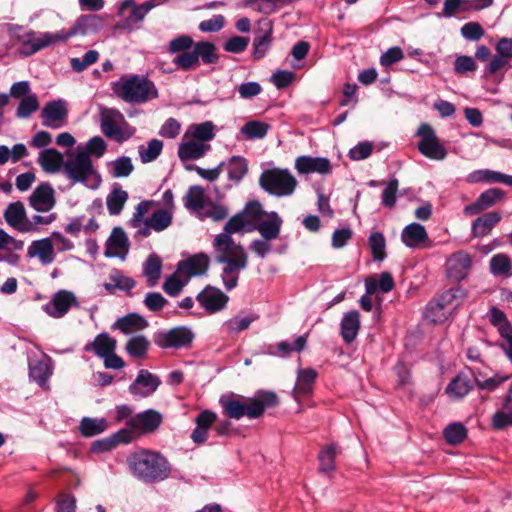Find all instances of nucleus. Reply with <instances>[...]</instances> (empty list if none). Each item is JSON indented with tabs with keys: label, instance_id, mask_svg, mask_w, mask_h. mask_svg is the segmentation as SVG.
<instances>
[{
	"label": "nucleus",
	"instance_id": "obj_1",
	"mask_svg": "<svg viewBox=\"0 0 512 512\" xmlns=\"http://www.w3.org/2000/svg\"><path fill=\"white\" fill-rule=\"evenodd\" d=\"M213 254L217 263L222 264L221 279L227 291L237 287L241 271L248 266V255L240 242L226 236L217 234L213 241Z\"/></svg>",
	"mask_w": 512,
	"mask_h": 512
},
{
	"label": "nucleus",
	"instance_id": "obj_2",
	"mask_svg": "<svg viewBox=\"0 0 512 512\" xmlns=\"http://www.w3.org/2000/svg\"><path fill=\"white\" fill-rule=\"evenodd\" d=\"M168 52L177 54L173 64L183 71L195 69L200 64H214L219 57L216 53V46L210 41H199L194 43L189 35H180L169 42Z\"/></svg>",
	"mask_w": 512,
	"mask_h": 512
},
{
	"label": "nucleus",
	"instance_id": "obj_3",
	"mask_svg": "<svg viewBox=\"0 0 512 512\" xmlns=\"http://www.w3.org/2000/svg\"><path fill=\"white\" fill-rule=\"evenodd\" d=\"M127 464L132 475L146 484L168 479L172 470L168 459L161 452L146 448L132 453Z\"/></svg>",
	"mask_w": 512,
	"mask_h": 512
},
{
	"label": "nucleus",
	"instance_id": "obj_4",
	"mask_svg": "<svg viewBox=\"0 0 512 512\" xmlns=\"http://www.w3.org/2000/svg\"><path fill=\"white\" fill-rule=\"evenodd\" d=\"M113 93L127 103L143 104L159 96L154 82L147 76L123 75L111 83Z\"/></svg>",
	"mask_w": 512,
	"mask_h": 512
},
{
	"label": "nucleus",
	"instance_id": "obj_5",
	"mask_svg": "<svg viewBox=\"0 0 512 512\" xmlns=\"http://www.w3.org/2000/svg\"><path fill=\"white\" fill-rule=\"evenodd\" d=\"M163 422L162 414L154 409H147L135 414L126 422V427L115 433V437L128 444L140 436L153 434Z\"/></svg>",
	"mask_w": 512,
	"mask_h": 512
},
{
	"label": "nucleus",
	"instance_id": "obj_6",
	"mask_svg": "<svg viewBox=\"0 0 512 512\" xmlns=\"http://www.w3.org/2000/svg\"><path fill=\"white\" fill-rule=\"evenodd\" d=\"M10 37L19 47V52L24 56H31L36 52L59 42L57 32L38 33L23 26L12 24L8 28Z\"/></svg>",
	"mask_w": 512,
	"mask_h": 512
},
{
	"label": "nucleus",
	"instance_id": "obj_7",
	"mask_svg": "<svg viewBox=\"0 0 512 512\" xmlns=\"http://www.w3.org/2000/svg\"><path fill=\"white\" fill-rule=\"evenodd\" d=\"M63 172L73 183H82L88 188L95 189L101 182L88 152H77L74 157L65 161Z\"/></svg>",
	"mask_w": 512,
	"mask_h": 512
},
{
	"label": "nucleus",
	"instance_id": "obj_8",
	"mask_svg": "<svg viewBox=\"0 0 512 512\" xmlns=\"http://www.w3.org/2000/svg\"><path fill=\"white\" fill-rule=\"evenodd\" d=\"M259 184L267 193L276 197H285L294 193L297 180L288 169L272 168L261 173Z\"/></svg>",
	"mask_w": 512,
	"mask_h": 512
},
{
	"label": "nucleus",
	"instance_id": "obj_9",
	"mask_svg": "<svg viewBox=\"0 0 512 512\" xmlns=\"http://www.w3.org/2000/svg\"><path fill=\"white\" fill-rule=\"evenodd\" d=\"M100 127L102 133L117 143H123L130 139L136 129L126 120L124 115L117 109H103L100 114Z\"/></svg>",
	"mask_w": 512,
	"mask_h": 512
},
{
	"label": "nucleus",
	"instance_id": "obj_10",
	"mask_svg": "<svg viewBox=\"0 0 512 512\" xmlns=\"http://www.w3.org/2000/svg\"><path fill=\"white\" fill-rule=\"evenodd\" d=\"M279 398L273 391H258L254 397H243V413L248 419H258L268 408L278 406Z\"/></svg>",
	"mask_w": 512,
	"mask_h": 512
},
{
	"label": "nucleus",
	"instance_id": "obj_11",
	"mask_svg": "<svg viewBox=\"0 0 512 512\" xmlns=\"http://www.w3.org/2000/svg\"><path fill=\"white\" fill-rule=\"evenodd\" d=\"M193 339V332L185 326H178L168 331H161L154 336L155 344L163 349L188 348L191 346Z\"/></svg>",
	"mask_w": 512,
	"mask_h": 512
},
{
	"label": "nucleus",
	"instance_id": "obj_12",
	"mask_svg": "<svg viewBox=\"0 0 512 512\" xmlns=\"http://www.w3.org/2000/svg\"><path fill=\"white\" fill-rule=\"evenodd\" d=\"M417 134L420 136L417 147L421 154L434 160H442L446 157L447 151L445 147L439 142L438 137L429 124H421Z\"/></svg>",
	"mask_w": 512,
	"mask_h": 512
},
{
	"label": "nucleus",
	"instance_id": "obj_13",
	"mask_svg": "<svg viewBox=\"0 0 512 512\" xmlns=\"http://www.w3.org/2000/svg\"><path fill=\"white\" fill-rule=\"evenodd\" d=\"M103 19L96 14H85L77 18L72 27L65 31L57 32L59 42H65L75 35H87L100 31L103 27Z\"/></svg>",
	"mask_w": 512,
	"mask_h": 512
},
{
	"label": "nucleus",
	"instance_id": "obj_14",
	"mask_svg": "<svg viewBox=\"0 0 512 512\" xmlns=\"http://www.w3.org/2000/svg\"><path fill=\"white\" fill-rule=\"evenodd\" d=\"M445 268L450 281L461 282L467 278L471 271L472 258L465 251H457L447 258Z\"/></svg>",
	"mask_w": 512,
	"mask_h": 512
},
{
	"label": "nucleus",
	"instance_id": "obj_15",
	"mask_svg": "<svg viewBox=\"0 0 512 512\" xmlns=\"http://www.w3.org/2000/svg\"><path fill=\"white\" fill-rule=\"evenodd\" d=\"M79 303L75 294L68 290L57 291L51 301L43 305V310L53 318L64 317L72 307H78Z\"/></svg>",
	"mask_w": 512,
	"mask_h": 512
},
{
	"label": "nucleus",
	"instance_id": "obj_16",
	"mask_svg": "<svg viewBox=\"0 0 512 512\" xmlns=\"http://www.w3.org/2000/svg\"><path fill=\"white\" fill-rule=\"evenodd\" d=\"M167 0H147L142 4H137L134 0H124L120 7V12L130 9V14L124 19V27L132 28L140 24L147 13L158 5L165 3Z\"/></svg>",
	"mask_w": 512,
	"mask_h": 512
},
{
	"label": "nucleus",
	"instance_id": "obj_17",
	"mask_svg": "<svg viewBox=\"0 0 512 512\" xmlns=\"http://www.w3.org/2000/svg\"><path fill=\"white\" fill-rule=\"evenodd\" d=\"M40 116L43 126L58 129L67 122V103L63 99L50 101L43 107Z\"/></svg>",
	"mask_w": 512,
	"mask_h": 512
},
{
	"label": "nucleus",
	"instance_id": "obj_18",
	"mask_svg": "<svg viewBox=\"0 0 512 512\" xmlns=\"http://www.w3.org/2000/svg\"><path fill=\"white\" fill-rule=\"evenodd\" d=\"M209 263L210 258L207 254H194L177 264V274L185 277L189 281L192 277L206 274Z\"/></svg>",
	"mask_w": 512,
	"mask_h": 512
},
{
	"label": "nucleus",
	"instance_id": "obj_19",
	"mask_svg": "<svg viewBox=\"0 0 512 512\" xmlns=\"http://www.w3.org/2000/svg\"><path fill=\"white\" fill-rule=\"evenodd\" d=\"M202 308L210 314L224 309L229 301V297L219 288L206 286L196 297Z\"/></svg>",
	"mask_w": 512,
	"mask_h": 512
},
{
	"label": "nucleus",
	"instance_id": "obj_20",
	"mask_svg": "<svg viewBox=\"0 0 512 512\" xmlns=\"http://www.w3.org/2000/svg\"><path fill=\"white\" fill-rule=\"evenodd\" d=\"M504 195V191L500 188H490L482 192L473 203L466 205L463 213L466 216L478 215L499 203L504 198Z\"/></svg>",
	"mask_w": 512,
	"mask_h": 512
},
{
	"label": "nucleus",
	"instance_id": "obj_21",
	"mask_svg": "<svg viewBox=\"0 0 512 512\" xmlns=\"http://www.w3.org/2000/svg\"><path fill=\"white\" fill-rule=\"evenodd\" d=\"M160 384L159 377L148 370L141 369L136 379L130 384L129 392L136 397L145 398L154 393Z\"/></svg>",
	"mask_w": 512,
	"mask_h": 512
},
{
	"label": "nucleus",
	"instance_id": "obj_22",
	"mask_svg": "<svg viewBox=\"0 0 512 512\" xmlns=\"http://www.w3.org/2000/svg\"><path fill=\"white\" fill-rule=\"evenodd\" d=\"M4 219L6 223L21 233L32 231L30 220L27 219L25 207L22 202L16 201L10 203L4 211Z\"/></svg>",
	"mask_w": 512,
	"mask_h": 512
},
{
	"label": "nucleus",
	"instance_id": "obj_23",
	"mask_svg": "<svg viewBox=\"0 0 512 512\" xmlns=\"http://www.w3.org/2000/svg\"><path fill=\"white\" fill-rule=\"evenodd\" d=\"M29 205L38 212H47L55 205L54 190L49 183H41L29 196Z\"/></svg>",
	"mask_w": 512,
	"mask_h": 512
},
{
	"label": "nucleus",
	"instance_id": "obj_24",
	"mask_svg": "<svg viewBox=\"0 0 512 512\" xmlns=\"http://www.w3.org/2000/svg\"><path fill=\"white\" fill-rule=\"evenodd\" d=\"M295 169L299 174L319 173L325 175L331 172V163L325 157L303 155L296 158Z\"/></svg>",
	"mask_w": 512,
	"mask_h": 512
},
{
	"label": "nucleus",
	"instance_id": "obj_25",
	"mask_svg": "<svg viewBox=\"0 0 512 512\" xmlns=\"http://www.w3.org/2000/svg\"><path fill=\"white\" fill-rule=\"evenodd\" d=\"M217 415L211 410L201 411L195 418L196 427L191 433L192 441L197 444H203L208 439L210 428L215 424Z\"/></svg>",
	"mask_w": 512,
	"mask_h": 512
},
{
	"label": "nucleus",
	"instance_id": "obj_26",
	"mask_svg": "<svg viewBox=\"0 0 512 512\" xmlns=\"http://www.w3.org/2000/svg\"><path fill=\"white\" fill-rule=\"evenodd\" d=\"M27 257H37L41 264L48 265L54 262V246L50 238H43L31 242L27 249Z\"/></svg>",
	"mask_w": 512,
	"mask_h": 512
},
{
	"label": "nucleus",
	"instance_id": "obj_27",
	"mask_svg": "<svg viewBox=\"0 0 512 512\" xmlns=\"http://www.w3.org/2000/svg\"><path fill=\"white\" fill-rule=\"evenodd\" d=\"M211 146L207 143H201L193 139H186L178 146V157L182 162L189 160H197L206 155L210 151Z\"/></svg>",
	"mask_w": 512,
	"mask_h": 512
},
{
	"label": "nucleus",
	"instance_id": "obj_28",
	"mask_svg": "<svg viewBox=\"0 0 512 512\" xmlns=\"http://www.w3.org/2000/svg\"><path fill=\"white\" fill-rule=\"evenodd\" d=\"M502 216L499 212L491 211L477 217L471 225L473 238H483L490 234L492 229L500 222Z\"/></svg>",
	"mask_w": 512,
	"mask_h": 512
},
{
	"label": "nucleus",
	"instance_id": "obj_29",
	"mask_svg": "<svg viewBox=\"0 0 512 512\" xmlns=\"http://www.w3.org/2000/svg\"><path fill=\"white\" fill-rule=\"evenodd\" d=\"M360 313L350 310L344 313L340 323V334L346 344L352 343L360 331Z\"/></svg>",
	"mask_w": 512,
	"mask_h": 512
},
{
	"label": "nucleus",
	"instance_id": "obj_30",
	"mask_svg": "<svg viewBox=\"0 0 512 512\" xmlns=\"http://www.w3.org/2000/svg\"><path fill=\"white\" fill-rule=\"evenodd\" d=\"M283 220L275 211L268 212L266 219L260 220L256 230L265 240H275L279 237Z\"/></svg>",
	"mask_w": 512,
	"mask_h": 512
},
{
	"label": "nucleus",
	"instance_id": "obj_31",
	"mask_svg": "<svg viewBox=\"0 0 512 512\" xmlns=\"http://www.w3.org/2000/svg\"><path fill=\"white\" fill-rule=\"evenodd\" d=\"M456 295L452 290H448L442 293L438 298L430 301L425 310V317L432 322H441L446 317V313H435V309L439 311L446 310V308L452 304Z\"/></svg>",
	"mask_w": 512,
	"mask_h": 512
},
{
	"label": "nucleus",
	"instance_id": "obj_32",
	"mask_svg": "<svg viewBox=\"0 0 512 512\" xmlns=\"http://www.w3.org/2000/svg\"><path fill=\"white\" fill-rule=\"evenodd\" d=\"M116 340L109 336L108 333H100L91 342L86 343L84 350L86 352H93L100 358H104L111 354L116 349Z\"/></svg>",
	"mask_w": 512,
	"mask_h": 512
},
{
	"label": "nucleus",
	"instance_id": "obj_33",
	"mask_svg": "<svg viewBox=\"0 0 512 512\" xmlns=\"http://www.w3.org/2000/svg\"><path fill=\"white\" fill-rule=\"evenodd\" d=\"M473 389L471 379L463 372H459L446 386L445 393L451 399H461Z\"/></svg>",
	"mask_w": 512,
	"mask_h": 512
},
{
	"label": "nucleus",
	"instance_id": "obj_34",
	"mask_svg": "<svg viewBox=\"0 0 512 512\" xmlns=\"http://www.w3.org/2000/svg\"><path fill=\"white\" fill-rule=\"evenodd\" d=\"M38 163L42 169L47 173L59 172L61 168L64 169V157L54 148L44 149L39 153Z\"/></svg>",
	"mask_w": 512,
	"mask_h": 512
},
{
	"label": "nucleus",
	"instance_id": "obj_35",
	"mask_svg": "<svg viewBox=\"0 0 512 512\" xmlns=\"http://www.w3.org/2000/svg\"><path fill=\"white\" fill-rule=\"evenodd\" d=\"M317 376L318 373L313 368L299 369L297 382L293 389L294 397L297 399L299 395L307 396L311 394Z\"/></svg>",
	"mask_w": 512,
	"mask_h": 512
},
{
	"label": "nucleus",
	"instance_id": "obj_36",
	"mask_svg": "<svg viewBox=\"0 0 512 512\" xmlns=\"http://www.w3.org/2000/svg\"><path fill=\"white\" fill-rule=\"evenodd\" d=\"M219 404L227 418L239 420L244 417L243 396L235 394L223 395L219 399Z\"/></svg>",
	"mask_w": 512,
	"mask_h": 512
},
{
	"label": "nucleus",
	"instance_id": "obj_37",
	"mask_svg": "<svg viewBox=\"0 0 512 512\" xmlns=\"http://www.w3.org/2000/svg\"><path fill=\"white\" fill-rule=\"evenodd\" d=\"M148 326L147 321L136 313H130L123 316L112 325L113 329L120 330L124 334H130L135 331L142 330Z\"/></svg>",
	"mask_w": 512,
	"mask_h": 512
},
{
	"label": "nucleus",
	"instance_id": "obj_38",
	"mask_svg": "<svg viewBox=\"0 0 512 512\" xmlns=\"http://www.w3.org/2000/svg\"><path fill=\"white\" fill-rule=\"evenodd\" d=\"M427 238L428 234L426 229L419 223H411L407 225L401 233L402 242L410 248L418 246L427 240Z\"/></svg>",
	"mask_w": 512,
	"mask_h": 512
},
{
	"label": "nucleus",
	"instance_id": "obj_39",
	"mask_svg": "<svg viewBox=\"0 0 512 512\" xmlns=\"http://www.w3.org/2000/svg\"><path fill=\"white\" fill-rule=\"evenodd\" d=\"M188 137L201 143H206L215 137V125L211 121L191 124L184 135V138Z\"/></svg>",
	"mask_w": 512,
	"mask_h": 512
},
{
	"label": "nucleus",
	"instance_id": "obj_40",
	"mask_svg": "<svg viewBox=\"0 0 512 512\" xmlns=\"http://www.w3.org/2000/svg\"><path fill=\"white\" fill-rule=\"evenodd\" d=\"M228 172V179L239 183L248 173V161L242 156H231L225 165Z\"/></svg>",
	"mask_w": 512,
	"mask_h": 512
},
{
	"label": "nucleus",
	"instance_id": "obj_41",
	"mask_svg": "<svg viewBox=\"0 0 512 512\" xmlns=\"http://www.w3.org/2000/svg\"><path fill=\"white\" fill-rule=\"evenodd\" d=\"M52 369L47 360H34L29 363V376L39 386L45 387Z\"/></svg>",
	"mask_w": 512,
	"mask_h": 512
},
{
	"label": "nucleus",
	"instance_id": "obj_42",
	"mask_svg": "<svg viewBox=\"0 0 512 512\" xmlns=\"http://www.w3.org/2000/svg\"><path fill=\"white\" fill-rule=\"evenodd\" d=\"M340 453L336 444H328L321 448L318 453L319 471L329 473L335 469V458Z\"/></svg>",
	"mask_w": 512,
	"mask_h": 512
},
{
	"label": "nucleus",
	"instance_id": "obj_43",
	"mask_svg": "<svg viewBox=\"0 0 512 512\" xmlns=\"http://www.w3.org/2000/svg\"><path fill=\"white\" fill-rule=\"evenodd\" d=\"M162 261L156 254L148 256L143 264V274L149 287H154L161 276Z\"/></svg>",
	"mask_w": 512,
	"mask_h": 512
},
{
	"label": "nucleus",
	"instance_id": "obj_44",
	"mask_svg": "<svg viewBox=\"0 0 512 512\" xmlns=\"http://www.w3.org/2000/svg\"><path fill=\"white\" fill-rule=\"evenodd\" d=\"M184 200H185V207L188 210L200 212L206 206L205 191L201 186H198V185L191 186L188 189Z\"/></svg>",
	"mask_w": 512,
	"mask_h": 512
},
{
	"label": "nucleus",
	"instance_id": "obj_45",
	"mask_svg": "<svg viewBox=\"0 0 512 512\" xmlns=\"http://www.w3.org/2000/svg\"><path fill=\"white\" fill-rule=\"evenodd\" d=\"M249 225L250 222L245 217V213L238 212L229 218L220 234H226V236L232 237L233 234L250 231L251 229L248 228Z\"/></svg>",
	"mask_w": 512,
	"mask_h": 512
},
{
	"label": "nucleus",
	"instance_id": "obj_46",
	"mask_svg": "<svg viewBox=\"0 0 512 512\" xmlns=\"http://www.w3.org/2000/svg\"><path fill=\"white\" fill-rule=\"evenodd\" d=\"M270 129V125L268 123L259 121V120H251L246 122L241 127V133L248 140L254 139H262L264 138Z\"/></svg>",
	"mask_w": 512,
	"mask_h": 512
},
{
	"label": "nucleus",
	"instance_id": "obj_47",
	"mask_svg": "<svg viewBox=\"0 0 512 512\" xmlns=\"http://www.w3.org/2000/svg\"><path fill=\"white\" fill-rule=\"evenodd\" d=\"M146 220L152 230L162 232L172 224L173 213L169 210L157 209Z\"/></svg>",
	"mask_w": 512,
	"mask_h": 512
},
{
	"label": "nucleus",
	"instance_id": "obj_48",
	"mask_svg": "<svg viewBox=\"0 0 512 512\" xmlns=\"http://www.w3.org/2000/svg\"><path fill=\"white\" fill-rule=\"evenodd\" d=\"M108 427L104 418L95 419L84 417L80 422V433L85 437H92L104 432Z\"/></svg>",
	"mask_w": 512,
	"mask_h": 512
},
{
	"label": "nucleus",
	"instance_id": "obj_49",
	"mask_svg": "<svg viewBox=\"0 0 512 512\" xmlns=\"http://www.w3.org/2000/svg\"><path fill=\"white\" fill-rule=\"evenodd\" d=\"M149 341L143 335L131 337L125 346L127 353L133 358H144L147 355Z\"/></svg>",
	"mask_w": 512,
	"mask_h": 512
},
{
	"label": "nucleus",
	"instance_id": "obj_50",
	"mask_svg": "<svg viewBox=\"0 0 512 512\" xmlns=\"http://www.w3.org/2000/svg\"><path fill=\"white\" fill-rule=\"evenodd\" d=\"M128 199V193L125 190L114 188L107 196L106 204L107 209L111 215H118L121 213L124 204Z\"/></svg>",
	"mask_w": 512,
	"mask_h": 512
},
{
	"label": "nucleus",
	"instance_id": "obj_51",
	"mask_svg": "<svg viewBox=\"0 0 512 512\" xmlns=\"http://www.w3.org/2000/svg\"><path fill=\"white\" fill-rule=\"evenodd\" d=\"M272 31L267 30L257 34L253 41V57L256 60L263 58L272 44Z\"/></svg>",
	"mask_w": 512,
	"mask_h": 512
},
{
	"label": "nucleus",
	"instance_id": "obj_52",
	"mask_svg": "<svg viewBox=\"0 0 512 512\" xmlns=\"http://www.w3.org/2000/svg\"><path fill=\"white\" fill-rule=\"evenodd\" d=\"M163 149V142L159 139H152L147 146L139 147V157L142 163H150L158 158Z\"/></svg>",
	"mask_w": 512,
	"mask_h": 512
},
{
	"label": "nucleus",
	"instance_id": "obj_53",
	"mask_svg": "<svg viewBox=\"0 0 512 512\" xmlns=\"http://www.w3.org/2000/svg\"><path fill=\"white\" fill-rule=\"evenodd\" d=\"M443 436L448 444L458 445L466 438L467 429L462 423H452L444 429Z\"/></svg>",
	"mask_w": 512,
	"mask_h": 512
},
{
	"label": "nucleus",
	"instance_id": "obj_54",
	"mask_svg": "<svg viewBox=\"0 0 512 512\" xmlns=\"http://www.w3.org/2000/svg\"><path fill=\"white\" fill-rule=\"evenodd\" d=\"M368 244L371 250L372 257L375 261H382L386 257V241L384 235L380 232H373L370 234Z\"/></svg>",
	"mask_w": 512,
	"mask_h": 512
},
{
	"label": "nucleus",
	"instance_id": "obj_55",
	"mask_svg": "<svg viewBox=\"0 0 512 512\" xmlns=\"http://www.w3.org/2000/svg\"><path fill=\"white\" fill-rule=\"evenodd\" d=\"M490 322L493 326L498 328L501 337L512 332V325L508 321L506 314L497 307L490 309Z\"/></svg>",
	"mask_w": 512,
	"mask_h": 512
},
{
	"label": "nucleus",
	"instance_id": "obj_56",
	"mask_svg": "<svg viewBox=\"0 0 512 512\" xmlns=\"http://www.w3.org/2000/svg\"><path fill=\"white\" fill-rule=\"evenodd\" d=\"M257 318V316L252 314L245 317L235 316L224 323V328L228 333H239L248 329Z\"/></svg>",
	"mask_w": 512,
	"mask_h": 512
},
{
	"label": "nucleus",
	"instance_id": "obj_57",
	"mask_svg": "<svg viewBox=\"0 0 512 512\" xmlns=\"http://www.w3.org/2000/svg\"><path fill=\"white\" fill-rule=\"evenodd\" d=\"M133 170V163L127 156H121L111 163V175L114 178L128 177Z\"/></svg>",
	"mask_w": 512,
	"mask_h": 512
},
{
	"label": "nucleus",
	"instance_id": "obj_58",
	"mask_svg": "<svg viewBox=\"0 0 512 512\" xmlns=\"http://www.w3.org/2000/svg\"><path fill=\"white\" fill-rule=\"evenodd\" d=\"M39 109V101L35 94L23 97L18 105L16 116L18 118H28L31 114Z\"/></svg>",
	"mask_w": 512,
	"mask_h": 512
},
{
	"label": "nucleus",
	"instance_id": "obj_59",
	"mask_svg": "<svg viewBox=\"0 0 512 512\" xmlns=\"http://www.w3.org/2000/svg\"><path fill=\"white\" fill-rule=\"evenodd\" d=\"M99 58V53L96 50L87 51L81 58H71L70 65L73 71L80 73L87 67L96 63Z\"/></svg>",
	"mask_w": 512,
	"mask_h": 512
},
{
	"label": "nucleus",
	"instance_id": "obj_60",
	"mask_svg": "<svg viewBox=\"0 0 512 512\" xmlns=\"http://www.w3.org/2000/svg\"><path fill=\"white\" fill-rule=\"evenodd\" d=\"M189 281L177 274V271L169 276L163 283V290L170 296H177Z\"/></svg>",
	"mask_w": 512,
	"mask_h": 512
},
{
	"label": "nucleus",
	"instance_id": "obj_61",
	"mask_svg": "<svg viewBox=\"0 0 512 512\" xmlns=\"http://www.w3.org/2000/svg\"><path fill=\"white\" fill-rule=\"evenodd\" d=\"M511 267V260L505 254H496L490 260V270L494 275H507L510 272Z\"/></svg>",
	"mask_w": 512,
	"mask_h": 512
},
{
	"label": "nucleus",
	"instance_id": "obj_62",
	"mask_svg": "<svg viewBox=\"0 0 512 512\" xmlns=\"http://www.w3.org/2000/svg\"><path fill=\"white\" fill-rule=\"evenodd\" d=\"M306 335L298 336L293 344L288 341H281L277 344V352L281 357H287L291 352H301L306 347Z\"/></svg>",
	"mask_w": 512,
	"mask_h": 512
},
{
	"label": "nucleus",
	"instance_id": "obj_63",
	"mask_svg": "<svg viewBox=\"0 0 512 512\" xmlns=\"http://www.w3.org/2000/svg\"><path fill=\"white\" fill-rule=\"evenodd\" d=\"M205 217L212 219L215 222L226 219L229 215V209L222 204H216L214 202H208L203 209Z\"/></svg>",
	"mask_w": 512,
	"mask_h": 512
},
{
	"label": "nucleus",
	"instance_id": "obj_64",
	"mask_svg": "<svg viewBox=\"0 0 512 512\" xmlns=\"http://www.w3.org/2000/svg\"><path fill=\"white\" fill-rule=\"evenodd\" d=\"M109 280L113 281V285L117 289L125 292H129L136 285L133 278L123 275L119 270L113 271L109 276Z\"/></svg>",
	"mask_w": 512,
	"mask_h": 512
}]
</instances>
